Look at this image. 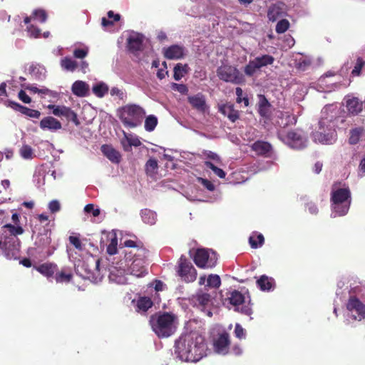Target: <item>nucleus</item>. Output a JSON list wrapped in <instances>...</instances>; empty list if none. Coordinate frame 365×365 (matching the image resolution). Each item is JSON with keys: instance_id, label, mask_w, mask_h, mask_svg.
Wrapping results in <instances>:
<instances>
[{"instance_id": "obj_1", "label": "nucleus", "mask_w": 365, "mask_h": 365, "mask_svg": "<svg viewBox=\"0 0 365 365\" xmlns=\"http://www.w3.org/2000/svg\"><path fill=\"white\" fill-rule=\"evenodd\" d=\"M206 350L204 336L196 331L182 334L175 341V353L182 361L197 362L206 355Z\"/></svg>"}, {"instance_id": "obj_26", "label": "nucleus", "mask_w": 365, "mask_h": 365, "mask_svg": "<svg viewBox=\"0 0 365 365\" xmlns=\"http://www.w3.org/2000/svg\"><path fill=\"white\" fill-rule=\"evenodd\" d=\"M34 268L43 276L51 277L54 276L55 272H56L57 264L51 262H46L38 266H35Z\"/></svg>"}, {"instance_id": "obj_28", "label": "nucleus", "mask_w": 365, "mask_h": 365, "mask_svg": "<svg viewBox=\"0 0 365 365\" xmlns=\"http://www.w3.org/2000/svg\"><path fill=\"white\" fill-rule=\"evenodd\" d=\"M192 301L195 305L202 308L207 307L211 302V297L208 293L200 291L192 295Z\"/></svg>"}, {"instance_id": "obj_58", "label": "nucleus", "mask_w": 365, "mask_h": 365, "mask_svg": "<svg viewBox=\"0 0 365 365\" xmlns=\"http://www.w3.org/2000/svg\"><path fill=\"white\" fill-rule=\"evenodd\" d=\"M84 211L86 213H91L93 217H98L101 211L98 208H95L93 204H88L84 207Z\"/></svg>"}, {"instance_id": "obj_7", "label": "nucleus", "mask_w": 365, "mask_h": 365, "mask_svg": "<svg viewBox=\"0 0 365 365\" xmlns=\"http://www.w3.org/2000/svg\"><path fill=\"white\" fill-rule=\"evenodd\" d=\"M218 78L225 82L234 84H241L245 81L243 75L235 66L222 65L217 69Z\"/></svg>"}, {"instance_id": "obj_37", "label": "nucleus", "mask_w": 365, "mask_h": 365, "mask_svg": "<svg viewBox=\"0 0 365 365\" xmlns=\"http://www.w3.org/2000/svg\"><path fill=\"white\" fill-rule=\"evenodd\" d=\"M61 66L66 71H74L78 67V63L71 58L65 57L61 60Z\"/></svg>"}, {"instance_id": "obj_3", "label": "nucleus", "mask_w": 365, "mask_h": 365, "mask_svg": "<svg viewBox=\"0 0 365 365\" xmlns=\"http://www.w3.org/2000/svg\"><path fill=\"white\" fill-rule=\"evenodd\" d=\"M178 323V316L168 312H156L149 319L152 330L159 338H167L173 335L177 329Z\"/></svg>"}, {"instance_id": "obj_12", "label": "nucleus", "mask_w": 365, "mask_h": 365, "mask_svg": "<svg viewBox=\"0 0 365 365\" xmlns=\"http://www.w3.org/2000/svg\"><path fill=\"white\" fill-rule=\"evenodd\" d=\"M346 309L353 314L355 320L361 321L365 319V304L356 297L351 296L346 303Z\"/></svg>"}, {"instance_id": "obj_40", "label": "nucleus", "mask_w": 365, "mask_h": 365, "mask_svg": "<svg viewBox=\"0 0 365 365\" xmlns=\"http://www.w3.org/2000/svg\"><path fill=\"white\" fill-rule=\"evenodd\" d=\"M264 242V236L262 234L252 235L249 238V242L252 248L256 249L261 247Z\"/></svg>"}, {"instance_id": "obj_13", "label": "nucleus", "mask_w": 365, "mask_h": 365, "mask_svg": "<svg viewBox=\"0 0 365 365\" xmlns=\"http://www.w3.org/2000/svg\"><path fill=\"white\" fill-rule=\"evenodd\" d=\"M48 108L52 110V113L56 116L65 117L68 120L72 121L76 125L80 123L77 114L71 108L65 106L48 105Z\"/></svg>"}, {"instance_id": "obj_46", "label": "nucleus", "mask_w": 365, "mask_h": 365, "mask_svg": "<svg viewBox=\"0 0 365 365\" xmlns=\"http://www.w3.org/2000/svg\"><path fill=\"white\" fill-rule=\"evenodd\" d=\"M118 239L115 235H113L110 240L109 245L107 247V253L110 255H114L117 253L118 248Z\"/></svg>"}, {"instance_id": "obj_15", "label": "nucleus", "mask_w": 365, "mask_h": 365, "mask_svg": "<svg viewBox=\"0 0 365 365\" xmlns=\"http://www.w3.org/2000/svg\"><path fill=\"white\" fill-rule=\"evenodd\" d=\"M143 40L144 36L141 34L135 33L130 35L127 38V47L128 51L133 53L143 51Z\"/></svg>"}, {"instance_id": "obj_50", "label": "nucleus", "mask_w": 365, "mask_h": 365, "mask_svg": "<svg viewBox=\"0 0 365 365\" xmlns=\"http://www.w3.org/2000/svg\"><path fill=\"white\" fill-rule=\"evenodd\" d=\"M289 27V22L287 19H282L277 22L275 31L277 34L284 33Z\"/></svg>"}, {"instance_id": "obj_24", "label": "nucleus", "mask_w": 365, "mask_h": 365, "mask_svg": "<svg viewBox=\"0 0 365 365\" xmlns=\"http://www.w3.org/2000/svg\"><path fill=\"white\" fill-rule=\"evenodd\" d=\"M40 128L42 130H58L61 128V122L53 117H45L40 121Z\"/></svg>"}, {"instance_id": "obj_22", "label": "nucleus", "mask_w": 365, "mask_h": 365, "mask_svg": "<svg viewBox=\"0 0 365 365\" xmlns=\"http://www.w3.org/2000/svg\"><path fill=\"white\" fill-rule=\"evenodd\" d=\"M258 113L265 120H270L272 115V106L263 95L259 96L258 103Z\"/></svg>"}, {"instance_id": "obj_42", "label": "nucleus", "mask_w": 365, "mask_h": 365, "mask_svg": "<svg viewBox=\"0 0 365 365\" xmlns=\"http://www.w3.org/2000/svg\"><path fill=\"white\" fill-rule=\"evenodd\" d=\"M158 168L157 160L154 158H150L145 163V172L149 175H153L156 173Z\"/></svg>"}, {"instance_id": "obj_39", "label": "nucleus", "mask_w": 365, "mask_h": 365, "mask_svg": "<svg viewBox=\"0 0 365 365\" xmlns=\"http://www.w3.org/2000/svg\"><path fill=\"white\" fill-rule=\"evenodd\" d=\"M153 303L152 300L147 297H140L137 302V308L138 310L146 312L152 307Z\"/></svg>"}, {"instance_id": "obj_4", "label": "nucleus", "mask_w": 365, "mask_h": 365, "mask_svg": "<svg viewBox=\"0 0 365 365\" xmlns=\"http://www.w3.org/2000/svg\"><path fill=\"white\" fill-rule=\"evenodd\" d=\"M340 182H334L331 191V206L335 216L346 215L351 204V193L349 187H339Z\"/></svg>"}, {"instance_id": "obj_31", "label": "nucleus", "mask_w": 365, "mask_h": 365, "mask_svg": "<svg viewBox=\"0 0 365 365\" xmlns=\"http://www.w3.org/2000/svg\"><path fill=\"white\" fill-rule=\"evenodd\" d=\"M228 300L232 305L235 307V310L239 312L238 306L245 302V296L238 290H234L230 292Z\"/></svg>"}, {"instance_id": "obj_43", "label": "nucleus", "mask_w": 365, "mask_h": 365, "mask_svg": "<svg viewBox=\"0 0 365 365\" xmlns=\"http://www.w3.org/2000/svg\"><path fill=\"white\" fill-rule=\"evenodd\" d=\"M108 91V87L103 83H98L93 87V93L99 98H102Z\"/></svg>"}, {"instance_id": "obj_48", "label": "nucleus", "mask_w": 365, "mask_h": 365, "mask_svg": "<svg viewBox=\"0 0 365 365\" xmlns=\"http://www.w3.org/2000/svg\"><path fill=\"white\" fill-rule=\"evenodd\" d=\"M32 14L33 18L38 20L41 23L46 22L48 17L46 11L41 9H35Z\"/></svg>"}, {"instance_id": "obj_32", "label": "nucleus", "mask_w": 365, "mask_h": 365, "mask_svg": "<svg viewBox=\"0 0 365 365\" xmlns=\"http://www.w3.org/2000/svg\"><path fill=\"white\" fill-rule=\"evenodd\" d=\"M140 215L143 221L148 225H153L157 221V214L155 212L149 210L143 209L140 212Z\"/></svg>"}, {"instance_id": "obj_23", "label": "nucleus", "mask_w": 365, "mask_h": 365, "mask_svg": "<svg viewBox=\"0 0 365 365\" xmlns=\"http://www.w3.org/2000/svg\"><path fill=\"white\" fill-rule=\"evenodd\" d=\"M346 107L349 113L356 115L363 110V103L356 97H352L346 100Z\"/></svg>"}, {"instance_id": "obj_63", "label": "nucleus", "mask_w": 365, "mask_h": 365, "mask_svg": "<svg viewBox=\"0 0 365 365\" xmlns=\"http://www.w3.org/2000/svg\"><path fill=\"white\" fill-rule=\"evenodd\" d=\"M18 97L24 103H30L31 102V98L23 90L19 92Z\"/></svg>"}, {"instance_id": "obj_44", "label": "nucleus", "mask_w": 365, "mask_h": 365, "mask_svg": "<svg viewBox=\"0 0 365 365\" xmlns=\"http://www.w3.org/2000/svg\"><path fill=\"white\" fill-rule=\"evenodd\" d=\"M365 66V61L361 57H358L355 66L351 71L352 76H359L361 73V70Z\"/></svg>"}, {"instance_id": "obj_49", "label": "nucleus", "mask_w": 365, "mask_h": 365, "mask_svg": "<svg viewBox=\"0 0 365 365\" xmlns=\"http://www.w3.org/2000/svg\"><path fill=\"white\" fill-rule=\"evenodd\" d=\"M207 286L217 288L221 284L220 277L217 274H210L207 279Z\"/></svg>"}, {"instance_id": "obj_36", "label": "nucleus", "mask_w": 365, "mask_h": 365, "mask_svg": "<svg viewBox=\"0 0 365 365\" xmlns=\"http://www.w3.org/2000/svg\"><path fill=\"white\" fill-rule=\"evenodd\" d=\"M261 68L259 66L255 60L253 59L250 60L249 63L245 66L244 72L247 76L252 77Z\"/></svg>"}, {"instance_id": "obj_14", "label": "nucleus", "mask_w": 365, "mask_h": 365, "mask_svg": "<svg viewBox=\"0 0 365 365\" xmlns=\"http://www.w3.org/2000/svg\"><path fill=\"white\" fill-rule=\"evenodd\" d=\"M230 345V335L227 332L223 331L213 341V348L216 353L225 355L229 351Z\"/></svg>"}, {"instance_id": "obj_41", "label": "nucleus", "mask_w": 365, "mask_h": 365, "mask_svg": "<svg viewBox=\"0 0 365 365\" xmlns=\"http://www.w3.org/2000/svg\"><path fill=\"white\" fill-rule=\"evenodd\" d=\"M158 125V118L153 115H150L146 117L145 120V129L148 132L154 130Z\"/></svg>"}, {"instance_id": "obj_10", "label": "nucleus", "mask_w": 365, "mask_h": 365, "mask_svg": "<svg viewBox=\"0 0 365 365\" xmlns=\"http://www.w3.org/2000/svg\"><path fill=\"white\" fill-rule=\"evenodd\" d=\"M51 232L45 230L43 233H39L37 235L33 249L36 252L42 254L43 256H50L53 254L55 249L51 247Z\"/></svg>"}, {"instance_id": "obj_20", "label": "nucleus", "mask_w": 365, "mask_h": 365, "mask_svg": "<svg viewBox=\"0 0 365 365\" xmlns=\"http://www.w3.org/2000/svg\"><path fill=\"white\" fill-rule=\"evenodd\" d=\"M8 106L14 110L19 111L22 114L26 115L30 118H38L41 115L40 111L29 108L14 101H9Z\"/></svg>"}, {"instance_id": "obj_38", "label": "nucleus", "mask_w": 365, "mask_h": 365, "mask_svg": "<svg viewBox=\"0 0 365 365\" xmlns=\"http://www.w3.org/2000/svg\"><path fill=\"white\" fill-rule=\"evenodd\" d=\"M254 59L261 68L268 65H272L274 61V58L272 56L268 54L257 56Z\"/></svg>"}, {"instance_id": "obj_55", "label": "nucleus", "mask_w": 365, "mask_h": 365, "mask_svg": "<svg viewBox=\"0 0 365 365\" xmlns=\"http://www.w3.org/2000/svg\"><path fill=\"white\" fill-rule=\"evenodd\" d=\"M234 334L235 336L240 339H245L246 336V331L245 329L240 324H235Z\"/></svg>"}, {"instance_id": "obj_51", "label": "nucleus", "mask_w": 365, "mask_h": 365, "mask_svg": "<svg viewBox=\"0 0 365 365\" xmlns=\"http://www.w3.org/2000/svg\"><path fill=\"white\" fill-rule=\"evenodd\" d=\"M20 154L21 157L25 159L32 158L33 150L31 148V146L28 145H24L21 147L20 150Z\"/></svg>"}, {"instance_id": "obj_56", "label": "nucleus", "mask_w": 365, "mask_h": 365, "mask_svg": "<svg viewBox=\"0 0 365 365\" xmlns=\"http://www.w3.org/2000/svg\"><path fill=\"white\" fill-rule=\"evenodd\" d=\"M88 53V48H76L73 51V56L76 58L83 59L86 56H87Z\"/></svg>"}, {"instance_id": "obj_11", "label": "nucleus", "mask_w": 365, "mask_h": 365, "mask_svg": "<svg viewBox=\"0 0 365 365\" xmlns=\"http://www.w3.org/2000/svg\"><path fill=\"white\" fill-rule=\"evenodd\" d=\"M178 274L185 282H194L197 277L195 267L189 261L182 257L180 259Z\"/></svg>"}, {"instance_id": "obj_60", "label": "nucleus", "mask_w": 365, "mask_h": 365, "mask_svg": "<svg viewBox=\"0 0 365 365\" xmlns=\"http://www.w3.org/2000/svg\"><path fill=\"white\" fill-rule=\"evenodd\" d=\"M48 209L52 213H56L61 210V205L56 200H51L48 203Z\"/></svg>"}, {"instance_id": "obj_27", "label": "nucleus", "mask_w": 365, "mask_h": 365, "mask_svg": "<svg viewBox=\"0 0 365 365\" xmlns=\"http://www.w3.org/2000/svg\"><path fill=\"white\" fill-rule=\"evenodd\" d=\"M71 91L76 96L85 97L88 95L89 86L84 81H76L73 83Z\"/></svg>"}, {"instance_id": "obj_64", "label": "nucleus", "mask_w": 365, "mask_h": 365, "mask_svg": "<svg viewBox=\"0 0 365 365\" xmlns=\"http://www.w3.org/2000/svg\"><path fill=\"white\" fill-rule=\"evenodd\" d=\"M110 94L112 96H117L118 97V98L120 100H123L124 98V97L125 96V93L121 90H120L118 88H116V87L112 88V89L110 90Z\"/></svg>"}, {"instance_id": "obj_17", "label": "nucleus", "mask_w": 365, "mask_h": 365, "mask_svg": "<svg viewBox=\"0 0 365 365\" xmlns=\"http://www.w3.org/2000/svg\"><path fill=\"white\" fill-rule=\"evenodd\" d=\"M187 101L192 108L200 113H205L208 108L205 97L202 93H198L194 96H188Z\"/></svg>"}, {"instance_id": "obj_54", "label": "nucleus", "mask_w": 365, "mask_h": 365, "mask_svg": "<svg viewBox=\"0 0 365 365\" xmlns=\"http://www.w3.org/2000/svg\"><path fill=\"white\" fill-rule=\"evenodd\" d=\"M26 31L31 37L38 38L40 36L41 30L34 25H28L26 27Z\"/></svg>"}, {"instance_id": "obj_33", "label": "nucleus", "mask_w": 365, "mask_h": 365, "mask_svg": "<svg viewBox=\"0 0 365 365\" xmlns=\"http://www.w3.org/2000/svg\"><path fill=\"white\" fill-rule=\"evenodd\" d=\"M257 284L261 290L269 291L273 286V279L266 275H262L259 279L257 280Z\"/></svg>"}, {"instance_id": "obj_18", "label": "nucleus", "mask_w": 365, "mask_h": 365, "mask_svg": "<svg viewBox=\"0 0 365 365\" xmlns=\"http://www.w3.org/2000/svg\"><path fill=\"white\" fill-rule=\"evenodd\" d=\"M324 124H325V122L324 121V120H321L319 122V130H320L317 131L314 134V139L317 140H319L322 143L331 144L334 141V139H335V136H336L335 132L334 131H331V132H329V133H324L321 130H324Z\"/></svg>"}, {"instance_id": "obj_59", "label": "nucleus", "mask_w": 365, "mask_h": 365, "mask_svg": "<svg viewBox=\"0 0 365 365\" xmlns=\"http://www.w3.org/2000/svg\"><path fill=\"white\" fill-rule=\"evenodd\" d=\"M202 154H203V155L205 158H207L208 159H210V160H214L216 163H220L221 162L220 156L217 153H214L212 151L204 150L202 152Z\"/></svg>"}, {"instance_id": "obj_5", "label": "nucleus", "mask_w": 365, "mask_h": 365, "mask_svg": "<svg viewBox=\"0 0 365 365\" xmlns=\"http://www.w3.org/2000/svg\"><path fill=\"white\" fill-rule=\"evenodd\" d=\"M145 115V110L140 106L128 104L122 108L119 118L125 126L135 128L140 124Z\"/></svg>"}, {"instance_id": "obj_53", "label": "nucleus", "mask_w": 365, "mask_h": 365, "mask_svg": "<svg viewBox=\"0 0 365 365\" xmlns=\"http://www.w3.org/2000/svg\"><path fill=\"white\" fill-rule=\"evenodd\" d=\"M170 87L173 91H176L181 94H187L188 92V88L185 84L172 83Z\"/></svg>"}, {"instance_id": "obj_9", "label": "nucleus", "mask_w": 365, "mask_h": 365, "mask_svg": "<svg viewBox=\"0 0 365 365\" xmlns=\"http://www.w3.org/2000/svg\"><path fill=\"white\" fill-rule=\"evenodd\" d=\"M193 261L195 264L202 269H209L214 267L217 261L215 252H212V255L206 249H197L195 253Z\"/></svg>"}, {"instance_id": "obj_21", "label": "nucleus", "mask_w": 365, "mask_h": 365, "mask_svg": "<svg viewBox=\"0 0 365 365\" xmlns=\"http://www.w3.org/2000/svg\"><path fill=\"white\" fill-rule=\"evenodd\" d=\"M219 112L225 116H227L232 123L236 122L240 118L239 110H236L234 105L232 103H225L220 106Z\"/></svg>"}, {"instance_id": "obj_30", "label": "nucleus", "mask_w": 365, "mask_h": 365, "mask_svg": "<svg viewBox=\"0 0 365 365\" xmlns=\"http://www.w3.org/2000/svg\"><path fill=\"white\" fill-rule=\"evenodd\" d=\"M54 278L57 283H68L73 279V274L72 272L67 268H63L58 270L57 267Z\"/></svg>"}, {"instance_id": "obj_35", "label": "nucleus", "mask_w": 365, "mask_h": 365, "mask_svg": "<svg viewBox=\"0 0 365 365\" xmlns=\"http://www.w3.org/2000/svg\"><path fill=\"white\" fill-rule=\"evenodd\" d=\"M188 65L177 63L173 69V78L175 81H180L188 72Z\"/></svg>"}, {"instance_id": "obj_25", "label": "nucleus", "mask_w": 365, "mask_h": 365, "mask_svg": "<svg viewBox=\"0 0 365 365\" xmlns=\"http://www.w3.org/2000/svg\"><path fill=\"white\" fill-rule=\"evenodd\" d=\"M103 155L112 163H118L120 161L121 155L118 151L114 149L111 145H103L101 148Z\"/></svg>"}, {"instance_id": "obj_19", "label": "nucleus", "mask_w": 365, "mask_h": 365, "mask_svg": "<svg viewBox=\"0 0 365 365\" xmlns=\"http://www.w3.org/2000/svg\"><path fill=\"white\" fill-rule=\"evenodd\" d=\"M163 55L167 59H180L185 56L183 46L175 44L163 48Z\"/></svg>"}, {"instance_id": "obj_45", "label": "nucleus", "mask_w": 365, "mask_h": 365, "mask_svg": "<svg viewBox=\"0 0 365 365\" xmlns=\"http://www.w3.org/2000/svg\"><path fill=\"white\" fill-rule=\"evenodd\" d=\"M205 165L207 168L212 170L213 171V173L219 178H225V176H226L225 172L222 169L215 166L212 163H211L210 161H205Z\"/></svg>"}, {"instance_id": "obj_16", "label": "nucleus", "mask_w": 365, "mask_h": 365, "mask_svg": "<svg viewBox=\"0 0 365 365\" xmlns=\"http://www.w3.org/2000/svg\"><path fill=\"white\" fill-rule=\"evenodd\" d=\"M252 150L257 155L269 158L272 154V145L266 141L257 140L251 145Z\"/></svg>"}, {"instance_id": "obj_57", "label": "nucleus", "mask_w": 365, "mask_h": 365, "mask_svg": "<svg viewBox=\"0 0 365 365\" xmlns=\"http://www.w3.org/2000/svg\"><path fill=\"white\" fill-rule=\"evenodd\" d=\"M68 240H69L70 243L72 245H73L76 249H77L79 251H81L83 250V246L79 237H76V236H70Z\"/></svg>"}, {"instance_id": "obj_62", "label": "nucleus", "mask_w": 365, "mask_h": 365, "mask_svg": "<svg viewBox=\"0 0 365 365\" xmlns=\"http://www.w3.org/2000/svg\"><path fill=\"white\" fill-rule=\"evenodd\" d=\"M39 69L40 68L38 66V65L31 64L29 68V74L36 78H38Z\"/></svg>"}, {"instance_id": "obj_47", "label": "nucleus", "mask_w": 365, "mask_h": 365, "mask_svg": "<svg viewBox=\"0 0 365 365\" xmlns=\"http://www.w3.org/2000/svg\"><path fill=\"white\" fill-rule=\"evenodd\" d=\"M124 134L128 142V145H125L123 142V148L125 151H129L132 146L138 147L139 145H140L141 143L138 138H130L126 135L125 133Z\"/></svg>"}, {"instance_id": "obj_61", "label": "nucleus", "mask_w": 365, "mask_h": 365, "mask_svg": "<svg viewBox=\"0 0 365 365\" xmlns=\"http://www.w3.org/2000/svg\"><path fill=\"white\" fill-rule=\"evenodd\" d=\"M198 181L209 191H213L215 190V187L214 184L209 180L200 178Z\"/></svg>"}, {"instance_id": "obj_29", "label": "nucleus", "mask_w": 365, "mask_h": 365, "mask_svg": "<svg viewBox=\"0 0 365 365\" xmlns=\"http://www.w3.org/2000/svg\"><path fill=\"white\" fill-rule=\"evenodd\" d=\"M277 119V124L283 128L297 122L295 117L288 112L279 111Z\"/></svg>"}, {"instance_id": "obj_2", "label": "nucleus", "mask_w": 365, "mask_h": 365, "mask_svg": "<svg viewBox=\"0 0 365 365\" xmlns=\"http://www.w3.org/2000/svg\"><path fill=\"white\" fill-rule=\"evenodd\" d=\"M24 230L22 227L11 226L8 223L0 231V254L9 259H16L20 253L21 242L18 238Z\"/></svg>"}, {"instance_id": "obj_8", "label": "nucleus", "mask_w": 365, "mask_h": 365, "mask_svg": "<svg viewBox=\"0 0 365 365\" xmlns=\"http://www.w3.org/2000/svg\"><path fill=\"white\" fill-rule=\"evenodd\" d=\"M277 136L283 143L294 149H302L306 145V140L299 132L296 130L286 132L280 129L277 132Z\"/></svg>"}, {"instance_id": "obj_6", "label": "nucleus", "mask_w": 365, "mask_h": 365, "mask_svg": "<svg viewBox=\"0 0 365 365\" xmlns=\"http://www.w3.org/2000/svg\"><path fill=\"white\" fill-rule=\"evenodd\" d=\"M148 250L141 247L136 250V252L133 255L130 252L126 254L125 258L127 259H131L133 256L134 259L129 266V271L131 274L138 277H141L147 274V269L145 267V259L147 257Z\"/></svg>"}, {"instance_id": "obj_34", "label": "nucleus", "mask_w": 365, "mask_h": 365, "mask_svg": "<svg viewBox=\"0 0 365 365\" xmlns=\"http://www.w3.org/2000/svg\"><path fill=\"white\" fill-rule=\"evenodd\" d=\"M364 133V128L363 127H358L350 130V136L349 138V143L351 145L357 144L361 138V136Z\"/></svg>"}, {"instance_id": "obj_52", "label": "nucleus", "mask_w": 365, "mask_h": 365, "mask_svg": "<svg viewBox=\"0 0 365 365\" xmlns=\"http://www.w3.org/2000/svg\"><path fill=\"white\" fill-rule=\"evenodd\" d=\"M235 93L237 95V99H236L237 103H240L243 102L245 106H249L248 98L244 97V98H242V96L243 94L242 89L240 87H237V88H236Z\"/></svg>"}]
</instances>
